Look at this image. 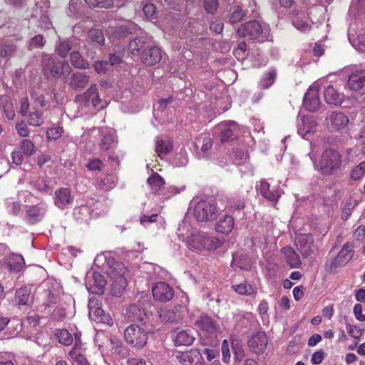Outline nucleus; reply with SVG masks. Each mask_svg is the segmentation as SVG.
Listing matches in <instances>:
<instances>
[{
	"label": "nucleus",
	"mask_w": 365,
	"mask_h": 365,
	"mask_svg": "<svg viewBox=\"0 0 365 365\" xmlns=\"http://www.w3.org/2000/svg\"><path fill=\"white\" fill-rule=\"evenodd\" d=\"M108 265L106 272L114 279L111 285V294L115 297H120L127 287V268L123 262L115 261L114 259H108Z\"/></svg>",
	"instance_id": "nucleus-1"
},
{
	"label": "nucleus",
	"mask_w": 365,
	"mask_h": 365,
	"mask_svg": "<svg viewBox=\"0 0 365 365\" xmlns=\"http://www.w3.org/2000/svg\"><path fill=\"white\" fill-rule=\"evenodd\" d=\"M42 67L43 74L47 78L66 77L71 71V67L67 61H56L48 54H43L42 57Z\"/></svg>",
	"instance_id": "nucleus-2"
},
{
	"label": "nucleus",
	"mask_w": 365,
	"mask_h": 365,
	"mask_svg": "<svg viewBox=\"0 0 365 365\" xmlns=\"http://www.w3.org/2000/svg\"><path fill=\"white\" fill-rule=\"evenodd\" d=\"M222 240L205 232L192 233L187 239L190 247L196 250H214L222 245Z\"/></svg>",
	"instance_id": "nucleus-3"
},
{
	"label": "nucleus",
	"mask_w": 365,
	"mask_h": 365,
	"mask_svg": "<svg viewBox=\"0 0 365 365\" xmlns=\"http://www.w3.org/2000/svg\"><path fill=\"white\" fill-rule=\"evenodd\" d=\"M255 0H235L227 15L230 24H237L247 15H251L256 11Z\"/></svg>",
	"instance_id": "nucleus-4"
},
{
	"label": "nucleus",
	"mask_w": 365,
	"mask_h": 365,
	"mask_svg": "<svg viewBox=\"0 0 365 365\" xmlns=\"http://www.w3.org/2000/svg\"><path fill=\"white\" fill-rule=\"evenodd\" d=\"M124 338L130 346L142 349L148 343V332L143 327L133 324L124 330Z\"/></svg>",
	"instance_id": "nucleus-5"
},
{
	"label": "nucleus",
	"mask_w": 365,
	"mask_h": 365,
	"mask_svg": "<svg viewBox=\"0 0 365 365\" xmlns=\"http://www.w3.org/2000/svg\"><path fill=\"white\" fill-rule=\"evenodd\" d=\"M341 163V155L339 152L333 149H327L321 157L320 170L323 175H330L339 168Z\"/></svg>",
	"instance_id": "nucleus-6"
},
{
	"label": "nucleus",
	"mask_w": 365,
	"mask_h": 365,
	"mask_svg": "<svg viewBox=\"0 0 365 365\" xmlns=\"http://www.w3.org/2000/svg\"><path fill=\"white\" fill-rule=\"evenodd\" d=\"M194 215L199 222H207L216 219L218 210L216 204L207 200H200L195 206Z\"/></svg>",
	"instance_id": "nucleus-7"
},
{
	"label": "nucleus",
	"mask_w": 365,
	"mask_h": 365,
	"mask_svg": "<svg viewBox=\"0 0 365 365\" xmlns=\"http://www.w3.org/2000/svg\"><path fill=\"white\" fill-rule=\"evenodd\" d=\"M88 307L89 317L96 323H103L107 325H113V319L109 314L106 313L101 307V302L96 297L89 299Z\"/></svg>",
	"instance_id": "nucleus-8"
},
{
	"label": "nucleus",
	"mask_w": 365,
	"mask_h": 365,
	"mask_svg": "<svg viewBox=\"0 0 365 365\" xmlns=\"http://www.w3.org/2000/svg\"><path fill=\"white\" fill-rule=\"evenodd\" d=\"M354 251L348 244H344L338 255L330 262L325 264L326 270L330 273H334L336 270L344 267L353 257Z\"/></svg>",
	"instance_id": "nucleus-9"
},
{
	"label": "nucleus",
	"mask_w": 365,
	"mask_h": 365,
	"mask_svg": "<svg viewBox=\"0 0 365 365\" xmlns=\"http://www.w3.org/2000/svg\"><path fill=\"white\" fill-rule=\"evenodd\" d=\"M105 37L101 30L90 29L88 32L87 41L85 44L87 56L91 58L96 57V49L104 45Z\"/></svg>",
	"instance_id": "nucleus-10"
},
{
	"label": "nucleus",
	"mask_w": 365,
	"mask_h": 365,
	"mask_svg": "<svg viewBox=\"0 0 365 365\" xmlns=\"http://www.w3.org/2000/svg\"><path fill=\"white\" fill-rule=\"evenodd\" d=\"M36 147L34 144L28 139L21 141L19 148L14 150L11 153L13 163L19 165L24 160V156L29 158L36 153Z\"/></svg>",
	"instance_id": "nucleus-11"
},
{
	"label": "nucleus",
	"mask_w": 365,
	"mask_h": 365,
	"mask_svg": "<svg viewBox=\"0 0 365 365\" xmlns=\"http://www.w3.org/2000/svg\"><path fill=\"white\" fill-rule=\"evenodd\" d=\"M267 344L268 338L264 331H257L247 341V346L250 351L258 355L264 352Z\"/></svg>",
	"instance_id": "nucleus-12"
},
{
	"label": "nucleus",
	"mask_w": 365,
	"mask_h": 365,
	"mask_svg": "<svg viewBox=\"0 0 365 365\" xmlns=\"http://www.w3.org/2000/svg\"><path fill=\"white\" fill-rule=\"evenodd\" d=\"M257 189L263 197L275 203L277 202L282 194V190L278 185H271L265 180L260 181V185L257 186Z\"/></svg>",
	"instance_id": "nucleus-13"
},
{
	"label": "nucleus",
	"mask_w": 365,
	"mask_h": 365,
	"mask_svg": "<svg viewBox=\"0 0 365 365\" xmlns=\"http://www.w3.org/2000/svg\"><path fill=\"white\" fill-rule=\"evenodd\" d=\"M262 32V26L257 21H250L242 24L237 30L239 36L248 38L250 39L257 38L261 35Z\"/></svg>",
	"instance_id": "nucleus-14"
},
{
	"label": "nucleus",
	"mask_w": 365,
	"mask_h": 365,
	"mask_svg": "<svg viewBox=\"0 0 365 365\" xmlns=\"http://www.w3.org/2000/svg\"><path fill=\"white\" fill-rule=\"evenodd\" d=\"M153 297L161 302H167L171 300L174 295L173 289L164 282L155 284L152 289Z\"/></svg>",
	"instance_id": "nucleus-15"
},
{
	"label": "nucleus",
	"mask_w": 365,
	"mask_h": 365,
	"mask_svg": "<svg viewBox=\"0 0 365 365\" xmlns=\"http://www.w3.org/2000/svg\"><path fill=\"white\" fill-rule=\"evenodd\" d=\"M217 128L220 130V139L222 143L234 140L238 134V126L236 123L223 122L218 125Z\"/></svg>",
	"instance_id": "nucleus-16"
},
{
	"label": "nucleus",
	"mask_w": 365,
	"mask_h": 365,
	"mask_svg": "<svg viewBox=\"0 0 365 365\" xmlns=\"http://www.w3.org/2000/svg\"><path fill=\"white\" fill-rule=\"evenodd\" d=\"M176 359L182 365H204L202 354L196 349L179 353L176 355Z\"/></svg>",
	"instance_id": "nucleus-17"
},
{
	"label": "nucleus",
	"mask_w": 365,
	"mask_h": 365,
	"mask_svg": "<svg viewBox=\"0 0 365 365\" xmlns=\"http://www.w3.org/2000/svg\"><path fill=\"white\" fill-rule=\"evenodd\" d=\"M320 105L319 87L313 84L309 87L304 96V106L307 110L314 112Z\"/></svg>",
	"instance_id": "nucleus-18"
},
{
	"label": "nucleus",
	"mask_w": 365,
	"mask_h": 365,
	"mask_svg": "<svg viewBox=\"0 0 365 365\" xmlns=\"http://www.w3.org/2000/svg\"><path fill=\"white\" fill-rule=\"evenodd\" d=\"M90 81V75L86 72L76 71L71 74L68 80L69 87L76 91L83 90Z\"/></svg>",
	"instance_id": "nucleus-19"
},
{
	"label": "nucleus",
	"mask_w": 365,
	"mask_h": 365,
	"mask_svg": "<svg viewBox=\"0 0 365 365\" xmlns=\"http://www.w3.org/2000/svg\"><path fill=\"white\" fill-rule=\"evenodd\" d=\"M172 336L176 346H190L195 340L194 332L190 329H176Z\"/></svg>",
	"instance_id": "nucleus-20"
},
{
	"label": "nucleus",
	"mask_w": 365,
	"mask_h": 365,
	"mask_svg": "<svg viewBox=\"0 0 365 365\" xmlns=\"http://www.w3.org/2000/svg\"><path fill=\"white\" fill-rule=\"evenodd\" d=\"M73 201V197L71 195L70 189L61 187L54 193V204L60 209H64L70 206Z\"/></svg>",
	"instance_id": "nucleus-21"
},
{
	"label": "nucleus",
	"mask_w": 365,
	"mask_h": 365,
	"mask_svg": "<svg viewBox=\"0 0 365 365\" xmlns=\"http://www.w3.org/2000/svg\"><path fill=\"white\" fill-rule=\"evenodd\" d=\"M126 315L132 322L144 323L148 317V312L142 304L135 303L127 308Z\"/></svg>",
	"instance_id": "nucleus-22"
},
{
	"label": "nucleus",
	"mask_w": 365,
	"mask_h": 365,
	"mask_svg": "<svg viewBox=\"0 0 365 365\" xmlns=\"http://www.w3.org/2000/svg\"><path fill=\"white\" fill-rule=\"evenodd\" d=\"M161 58L162 51L157 46H151L148 49H145L141 53V61L148 66L159 63Z\"/></svg>",
	"instance_id": "nucleus-23"
},
{
	"label": "nucleus",
	"mask_w": 365,
	"mask_h": 365,
	"mask_svg": "<svg viewBox=\"0 0 365 365\" xmlns=\"http://www.w3.org/2000/svg\"><path fill=\"white\" fill-rule=\"evenodd\" d=\"M46 212L43 205H33L26 210L24 219L29 224L34 225L42 220Z\"/></svg>",
	"instance_id": "nucleus-24"
},
{
	"label": "nucleus",
	"mask_w": 365,
	"mask_h": 365,
	"mask_svg": "<svg viewBox=\"0 0 365 365\" xmlns=\"http://www.w3.org/2000/svg\"><path fill=\"white\" fill-rule=\"evenodd\" d=\"M195 324L202 331L211 334H216L219 331V325L206 314H202L199 317Z\"/></svg>",
	"instance_id": "nucleus-25"
},
{
	"label": "nucleus",
	"mask_w": 365,
	"mask_h": 365,
	"mask_svg": "<svg viewBox=\"0 0 365 365\" xmlns=\"http://www.w3.org/2000/svg\"><path fill=\"white\" fill-rule=\"evenodd\" d=\"M106 280L103 275L97 272H93V277L88 285V290L96 294H103L104 293Z\"/></svg>",
	"instance_id": "nucleus-26"
},
{
	"label": "nucleus",
	"mask_w": 365,
	"mask_h": 365,
	"mask_svg": "<svg viewBox=\"0 0 365 365\" xmlns=\"http://www.w3.org/2000/svg\"><path fill=\"white\" fill-rule=\"evenodd\" d=\"M327 124L334 130H341L349 123V118L344 113L333 112L326 118Z\"/></svg>",
	"instance_id": "nucleus-27"
},
{
	"label": "nucleus",
	"mask_w": 365,
	"mask_h": 365,
	"mask_svg": "<svg viewBox=\"0 0 365 365\" xmlns=\"http://www.w3.org/2000/svg\"><path fill=\"white\" fill-rule=\"evenodd\" d=\"M31 288L24 286L16 289L14 299H12L14 306H29L31 299Z\"/></svg>",
	"instance_id": "nucleus-28"
},
{
	"label": "nucleus",
	"mask_w": 365,
	"mask_h": 365,
	"mask_svg": "<svg viewBox=\"0 0 365 365\" xmlns=\"http://www.w3.org/2000/svg\"><path fill=\"white\" fill-rule=\"evenodd\" d=\"M348 86L354 91L362 88L365 86V69L351 73L348 79Z\"/></svg>",
	"instance_id": "nucleus-29"
},
{
	"label": "nucleus",
	"mask_w": 365,
	"mask_h": 365,
	"mask_svg": "<svg viewBox=\"0 0 365 365\" xmlns=\"http://www.w3.org/2000/svg\"><path fill=\"white\" fill-rule=\"evenodd\" d=\"M297 246L302 255L307 257L314 252V240L311 235H304L298 240Z\"/></svg>",
	"instance_id": "nucleus-30"
},
{
	"label": "nucleus",
	"mask_w": 365,
	"mask_h": 365,
	"mask_svg": "<svg viewBox=\"0 0 365 365\" xmlns=\"http://www.w3.org/2000/svg\"><path fill=\"white\" fill-rule=\"evenodd\" d=\"M324 96L325 101L330 105L339 106L344 101V96L338 93L331 85L326 88Z\"/></svg>",
	"instance_id": "nucleus-31"
},
{
	"label": "nucleus",
	"mask_w": 365,
	"mask_h": 365,
	"mask_svg": "<svg viewBox=\"0 0 365 365\" xmlns=\"http://www.w3.org/2000/svg\"><path fill=\"white\" fill-rule=\"evenodd\" d=\"M148 37L145 36L134 38L128 45L129 51L133 56L141 55L144 48L148 44Z\"/></svg>",
	"instance_id": "nucleus-32"
},
{
	"label": "nucleus",
	"mask_w": 365,
	"mask_h": 365,
	"mask_svg": "<svg viewBox=\"0 0 365 365\" xmlns=\"http://www.w3.org/2000/svg\"><path fill=\"white\" fill-rule=\"evenodd\" d=\"M286 262L292 268H298L301 265V260L298 254L291 247H285L282 249Z\"/></svg>",
	"instance_id": "nucleus-33"
},
{
	"label": "nucleus",
	"mask_w": 365,
	"mask_h": 365,
	"mask_svg": "<svg viewBox=\"0 0 365 365\" xmlns=\"http://www.w3.org/2000/svg\"><path fill=\"white\" fill-rule=\"evenodd\" d=\"M117 183V177L114 175H103L96 180L97 187L103 190H110Z\"/></svg>",
	"instance_id": "nucleus-34"
},
{
	"label": "nucleus",
	"mask_w": 365,
	"mask_h": 365,
	"mask_svg": "<svg viewBox=\"0 0 365 365\" xmlns=\"http://www.w3.org/2000/svg\"><path fill=\"white\" fill-rule=\"evenodd\" d=\"M277 77V70L275 67H271L264 72L259 83L262 89H267L275 82Z\"/></svg>",
	"instance_id": "nucleus-35"
},
{
	"label": "nucleus",
	"mask_w": 365,
	"mask_h": 365,
	"mask_svg": "<svg viewBox=\"0 0 365 365\" xmlns=\"http://www.w3.org/2000/svg\"><path fill=\"white\" fill-rule=\"evenodd\" d=\"M234 219L232 216L226 215L216 223V231L225 235H228L233 229Z\"/></svg>",
	"instance_id": "nucleus-36"
},
{
	"label": "nucleus",
	"mask_w": 365,
	"mask_h": 365,
	"mask_svg": "<svg viewBox=\"0 0 365 365\" xmlns=\"http://www.w3.org/2000/svg\"><path fill=\"white\" fill-rule=\"evenodd\" d=\"M7 265L10 271L19 272L25 265L24 259L20 255H12L7 259Z\"/></svg>",
	"instance_id": "nucleus-37"
},
{
	"label": "nucleus",
	"mask_w": 365,
	"mask_h": 365,
	"mask_svg": "<svg viewBox=\"0 0 365 365\" xmlns=\"http://www.w3.org/2000/svg\"><path fill=\"white\" fill-rule=\"evenodd\" d=\"M173 143L170 140L156 138L155 150L160 157L163 155H168L173 150Z\"/></svg>",
	"instance_id": "nucleus-38"
},
{
	"label": "nucleus",
	"mask_w": 365,
	"mask_h": 365,
	"mask_svg": "<svg viewBox=\"0 0 365 365\" xmlns=\"http://www.w3.org/2000/svg\"><path fill=\"white\" fill-rule=\"evenodd\" d=\"M147 182L152 192L154 193L160 192L165 185L164 179L157 173H155L150 176L148 178Z\"/></svg>",
	"instance_id": "nucleus-39"
},
{
	"label": "nucleus",
	"mask_w": 365,
	"mask_h": 365,
	"mask_svg": "<svg viewBox=\"0 0 365 365\" xmlns=\"http://www.w3.org/2000/svg\"><path fill=\"white\" fill-rule=\"evenodd\" d=\"M232 348L234 353V358L236 361H241L245 357V350L242 341L237 337L231 339Z\"/></svg>",
	"instance_id": "nucleus-40"
},
{
	"label": "nucleus",
	"mask_w": 365,
	"mask_h": 365,
	"mask_svg": "<svg viewBox=\"0 0 365 365\" xmlns=\"http://www.w3.org/2000/svg\"><path fill=\"white\" fill-rule=\"evenodd\" d=\"M160 317L164 323H175L181 319V316L174 309H164L160 312Z\"/></svg>",
	"instance_id": "nucleus-41"
},
{
	"label": "nucleus",
	"mask_w": 365,
	"mask_h": 365,
	"mask_svg": "<svg viewBox=\"0 0 365 365\" xmlns=\"http://www.w3.org/2000/svg\"><path fill=\"white\" fill-rule=\"evenodd\" d=\"M71 64L79 69H87L89 68V63L86 61L78 51H73L70 55Z\"/></svg>",
	"instance_id": "nucleus-42"
},
{
	"label": "nucleus",
	"mask_w": 365,
	"mask_h": 365,
	"mask_svg": "<svg viewBox=\"0 0 365 365\" xmlns=\"http://www.w3.org/2000/svg\"><path fill=\"white\" fill-rule=\"evenodd\" d=\"M72 42L70 39L60 40L56 45V52L58 56L65 58L72 48Z\"/></svg>",
	"instance_id": "nucleus-43"
},
{
	"label": "nucleus",
	"mask_w": 365,
	"mask_h": 365,
	"mask_svg": "<svg viewBox=\"0 0 365 365\" xmlns=\"http://www.w3.org/2000/svg\"><path fill=\"white\" fill-rule=\"evenodd\" d=\"M357 204V200L354 197H349L346 201L341 212V219L343 220H348Z\"/></svg>",
	"instance_id": "nucleus-44"
},
{
	"label": "nucleus",
	"mask_w": 365,
	"mask_h": 365,
	"mask_svg": "<svg viewBox=\"0 0 365 365\" xmlns=\"http://www.w3.org/2000/svg\"><path fill=\"white\" fill-rule=\"evenodd\" d=\"M55 335L58 342L64 346L71 345L73 341L72 334L67 329H57Z\"/></svg>",
	"instance_id": "nucleus-45"
},
{
	"label": "nucleus",
	"mask_w": 365,
	"mask_h": 365,
	"mask_svg": "<svg viewBox=\"0 0 365 365\" xmlns=\"http://www.w3.org/2000/svg\"><path fill=\"white\" fill-rule=\"evenodd\" d=\"M302 127H299L298 133L303 137L312 132L313 128L315 126V121L312 119L303 117L302 118Z\"/></svg>",
	"instance_id": "nucleus-46"
},
{
	"label": "nucleus",
	"mask_w": 365,
	"mask_h": 365,
	"mask_svg": "<svg viewBox=\"0 0 365 365\" xmlns=\"http://www.w3.org/2000/svg\"><path fill=\"white\" fill-rule=\"evenodd\" d=\"M202 144L200 148V153H199V156L201 158H205L208 157L210 154V150L212 148L213 141L212 139L208 135L202 137Z\"/></svg>",
	"instance_id": "nucleus-47"
},
{
	"label": "nucleus",
	"mask_w": 365,
	"mask_h": 365,
	"mask_svg": "<svg viewBox=\"0 0 365 365\" xmlns=\"http://www.w3.org/2000/svg\"><path fill=\"white\" fill-rule=\"evenodd\" d=\"M104 163L98 158H90L86 163L85 167L90 171L101 172L104 168Z\"/></svg>",
	"instance_id": "nucleus-48"
},
{
	"label": "nucleus",
	"mask_w": 365,
	"mask_h": 365,
	"mask_svg": "<svg viewBox=\"0 0 365 365\" xmlns=\"http://www.w3.org/2000/svg\"><path fill=\"white\" fill-rule=\"evenodd\" d=\"M28 122L30 125L38 127L44 123L43 113L38 110L29 113Z\"/></svg>",
	"instance_id": "nucleus-49"
},
{
	"label": "nucleus",
	"mask_w": 365,
	"mask_h": 365,
	"mask_svg": "<svg viewBox=\"0 0 365 365\" xmlns=\"http://www.w3.org/2000/svg\"><path fill=\"white\" fill-rule=\"evenodd\" d=\"M365 174V161H362L356 165L350 173L351 180L356 181L361 178Z\"/></svg>",
	"instance_id": "nucleus-50"
},
{
	"label": "nucleus",
	"mask_w": 365,
	"mask_h": 365,
	"mask_svg": "<svg viewBox=\"0 0 365 365\" xmlns=\"http://www.w3.org/2000/svg\"><path fill=\"white\" fill-rule=\"evenodd\" d=\"M16 51V46L14 44H0V56L3 58H10Z\"/></svg>",
	"instance_id": "nucleus-51"
},
{
	"label": "nucleus",
	"mask_w": 365,
	"mask_h": 365,
	"mask_svg": "<svg viewBox=\"0 0 365 365\" xmlns=\"http://www.w3.org/2000/svg\"><path fill=\"white\" fill-rule=\"evenodd\" d=\"M91 7L109 9L114 5L113 0H84Z\"/></svg>",
	"instance_id": "nucleus-52"
},
{
	"label": "nucleus",
	"mask_w": 365,
	"mask_h": 365,
	"mask_svg": "<svg viewBox=\"0 0 365 365\" xmlns=\"http://www.w3.org/2000/svg\"><path fill=\"white\" fill-rule=\"evenodd\" d=\"M234 290L242 295H251L255 292L254 287L248 284H240L232 286Z\"/></svg>",
	"instance_id": "nucleus-53"
},
{
	"label": "nucleus",
	"mask_w": 365,
	"mask_h": 365,
	"mask_svg": "<svg viewBox=\"0 0 365 365\" xmlns=\"http://www.w3.org/2000/svg\"><path fill=\"white\" fill-rule=\"evenodd\" d=\"M131 34L130 29L126 26L116 27L112 32V36L115 38L123 39Z\"/></svg>",
	"instance_id": "nucleus-54"
},
{
	"label": "nucleus",
	"mask_w": 365,
	"mask_h": 365,
	"mask_svg": "<svg viewBox=\"0 0 365 365\" xmlns=\"http://www.w3.org/2000/svg\"><path fill=\"white\" fill-rule=\"evenodd\" d=\"M46 40L44 37L41 34H38L31 39L29 48L30 50L34 48H41L44 46Z\"/></svg>",
	"instance_id": "nucleus-55"
},
{
	"label": "nucleus",
	"mask_w": 365,
	"mask_h": 365,
	"mask_svg": "<svg viewBox=\"0 0 365 365\" xmlns=\"http://www.w3.org/2000/svg\"><path fill=\"white\" fill-rule=\"evenodd\" d=\"M69 356L73 359L77 365H89L88 360L81 354L78 353L76 349H73L68 353Z\"/></svg>",
	"instance_id": "nucleus-56"
},
{
	"label": "nucleus",
	"mask_w": 365,
	"mask_h": 365,
	"mask_svg": "<svg viewBox=\"0 0 365 365\" xmlns=\"http://www.w3.org/2000/svg\"><path fill=\"white\" fill-rule=\"evenodd\" d=\"M114 144V137L113 135L109 133L105 134L103 136L100 146L103 150H108L109 149L113 148Z\"/></svg>",
	"instance_id": "nucleus-57"
},
{
	"label": "nucleus",
	"mask_w": 365,
	"mask_h": 365,
	"mask_svg": "<svg viewBox=\"0 0 365 365\" xmlns=\"http://www.w3.org/2000/svg\"><path fill=\"white\" fill-rule=\"evenodd\" d=\"M2 110L8 120H13L14 118L15 112L14 105L11 101L6 100L2 106Z\"/></svg>",
	"instance_id": "nucleus-58"
},
{
	"label": "nucleus",
	"mask_w": 365,
	"mask_h": 365,
	"mask_svg": "<svg viewBox=\"0 0 365 365\" xmlns=\"http://www.w3.org/2000/svg\"><path fill=\"white\" fill-rule=\"evenodd\" d=\"M63 132V129L61 126L53 127L47 130L46 137L48 140L58 139Z\"/></svg>",
	"instance_id": "nucleus-59"
},
{
	"label": "nucleus",
	"mask_w": 365,
	"mask_h": 365,
	"mask_svg": "<svg viewBox=\"0 0 365 365\" xmlns=\"http://www.w3.org/2000/svg\"><path fill=\"white\" fill-rule=\"evenodd\" d=\"M346 329L348 334L355 339H359L365 331V329H359L356 326L346 323Z\"/></svg>",
	"instance_id": "nucleus-60"
},
{
	"label": "nucleus",
	"mask_w": 365,
	"mask_h": 365,
	"mask_svg": "<svg viewBox=\"0 0 365 365\" xmlns=\"http://www.w3.org/2000/svg\"><path fill=\"white\" fill-rule=\"evenodd\" d=\"M143 11L148 19L153 20L157 18L156 7L153 4H145Z\"/></svg>",
	"instance_id": "nucleus-61"
},
{
	"label": "nucleus",
	"mask_w": 365,
	"mask_h": 365,
	"mask_svg": "<svg viewBox=\"0 0 365 365\" xmlns=\"http://www.w3.org/2000/svg\"><path fill=\"white\" fill-rule=\"evenodd\" d=\"M249 159V154L247 151L242 149H237L234 152V160L237 164H240L242 162H245Z\"/></svg>",
	"instance_id": "nucleus-62"
},
{
	"label": "nucleus",
	"mask_w": 365,
	"mask_h": 365,
	"mask_svg": "<svg viewBox=\"0 0 365 365\" xmlns=\"http://www.w3.org/2000/svg\"><path fill=\"white\" fill-rule=\"evenodd\" d=\"M15 128H16L18 134L21 137L29 136L30 131H29V128L25 122L21 121V123H16L15 125Z\"/></svg>",
	"instance_id": "nucleus-63"
},
{
	"label": "nucleus",
	"mask_w": 365,
	"mask_h": 365,
	"mask_svg": "<svg viewBox=\"0 0 365 365\" xmlns=\"http://www.w3.org/2000/svg\"><path fill=\"white\" fill-rule=\"evenodd\" d=\"M203 5L207 13L213 14L217 9L218 1L217 0H204Z\"/></svg>",
	"instance_id": "nucleus-64"
}]
</instances>
